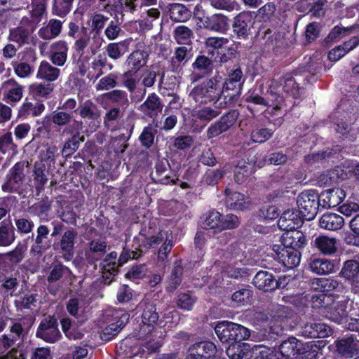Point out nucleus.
Returning a JSON list of instances; mask_svg holds the SVG:
<instances>
[{"label": "nucleus", "instance_id": "f257e3e1", "mask_svg": "<svg viewBox=\"0 0 359 359\" xmlns=\"http://www.w3.org/2000/svg\"><path fill=\"white\" fill-rule=\"evenodd\" d=\"M134 245L142 252L162 244L158 251V259L163 260L172 249V235L169 231L157 230L151 226L142 229L134 238Z\"/></svg>", "mask_w": 359, "mask_h": 359}, {"label": "nucleus", "instance_id": "f03ea898", "mask_svg": "<svg viewBox=\"0 0 359 359\" xmlns=\"http://www.w3.org/2000/svg\"><path fill=\"white\" fill-rule=\"evenodd\" d=\"M315 283H316L318 286H320L322 293L316 292L311 295L306 294L304 296H284L283 299H285V302H291L297 306H307L309 301L311 302V306L313 308L325 306L330 298L329 296L324 294V292L334 290L337 285V282L333 279L318 278L313 283V285Z\"/></svg>", "mask_w": 359, "mask_h": 359}, {"label": "nucleus", "instance_id": "7ed1b4c3", "mask_svg": "<svg viewBox=\"0 0 359 359\" xmlns=\"http://www.w3.org/2000/svg\"><path fill=\"white\" fill-rule=\"evenodd\" d=\"M215 331L222 342L233 343L248 339L250 336V330L244 326L224 320L217 324Z\"/></svg>", "mask_w": 359, "mask_h": 359}, {"label": "nucleus", "instance_id": "20e7f679", "mask_svg": "<svg viewBox=\"0 0 359 359\" xmlns=\"http://www.w3.org/2000/svg\"><path fill=\"white\" fill-rule=\"evenodd\" d=\"M221 96V88L215 79L196 85L189 93L190 98L198 104L218 101Z\"/></svg>", "mask_w": 359, "mask_h": 359}, {"label": "nucleus", "instance_id": "39448f33", "mask_svg": "<svg viewBox=\"0 0 359 359\" xmlns=\"http://www.w3.org/2000/svg\"><path fill=\"white\" fill-rule=\"evenodd\" d=\"M297 210L306 220L313 219L320 207L319 194L314 190L302 191L297 197Z\"/></svg>", "mask_w": 359, "mask_h": 359}, {"label": "nucleus", "instance_id": "423d86ee", "mask_svg": "<svg viewBox=\"0 0 359 359\" xmlns=\"http://www.w3.org/2000/svg\"><path fill=\"white\" fill-rule=\"evenodd\" d=\"M243 81V72L240 69H236L229 74L222 90V95L225 101L224 104L219 103L220 107H225L228 102L240 94Z\"/></svg>", "mask_w": 359, "mask_h": 359}, {"label": "nucleus", "instance_id": "0eeeda50", "mask_svg": "<svg viewBox=\"0 0 359 359\" xmlns=\"http://www.w3.org/2000/svg\"><path fill=\"white\" fill-rule=\"evenodd\" d=\"M226 264L223 266L222 272L233 278H242L247 275V270L242 267L244 264V255L240 249H234L232 253L227 252Z\"/></svg>", "mask_w": 359, "mask_h": 359}, {"label": "nucleus", "instance_id": "6e6552de", "mask_svg": "<svg viewBox=\"0 0 359 359\" xmlns=\"http://www.w3.org/2000/svg\"><path fill=\"white\" fill-rule=\"evenodd\" d=\"M348 163H353V161H346L341 165L336 166L332 170L321 174L318 177L319 185L321 187L330 186L353 175V170L346 166Z\"/></svg>", "mask_w": 359, "mask_h": 359}, {"label": "nucleus", "instance_id": "1a4fd4ad", "mask_svg": "<svg viewBox=\"0 0 359 359\" xmlns=\"http://www.w3.org/2000/svg\"><path fill=\"white\" fill-rule=\"evenodd\" d=\"M36 337L48 343H55L61 337L56 319L53 316L45 318L36 331Z\"/></svg>", "mask_w": 359, "mask_h": 359}, {"label": "nucleus", "instance_id": "9d476101", "mask_svg": "<svg viewBox=\"0 0 359 359\" xmlns=\"http://www.w3.org/2000/svg\"><path fill=\"white\" fill-rule=\"evenodd\" d=\"M129 319V314L127 313L116 311L112 313V319L107 321V325L102 328L100 337L102 340L109 341L116 335Z\"/></svg>", "mask_w": 359, "mask_h": 359}, {"label": "nucleus", "instance_id": "9b49d317", "mask_svg": "<svg viewBox=\"0 0 359 359\" xmlns=\"http://www.w3.org/2000/svg\"><path fill=\"white\" fill-rule=\"evenodd\" d=\"M238 113L236 111H231L222 116L219 121L212 124L207 130V137L210 139L218 136L222 133L228 130L233 126L237 118Z\"/></svg>", "mask_w": 359, "mask_h": 359}, {"label": "nucleus", "instance_id": "f8f14e48", "mask_svg": "<svg viewBox=\"0 0 359 359\" xmlns=\"http://www.w3.org/2000/svg\"><path fill=\"white\" fill-rule=\"evenodd\" d=\"M273 250L278 261L286 268L292 269L300 263V253L298 250L274 245Z\"/></svg>", "mask_w": 359, "mask_h": 359}, {"label": "nucleus", "instance_id": "ddd939ff", "mask_svg": "<svg viewBox=\"0 0 359 359\" xmlns=\"http://www.w3.org/2000/svg\"><path fill=\"white\" fill-rule=\"evenodd\" d=\"M216 346L210 341H205L193 344L188 350L187 359H210L216 353Z\"/></svg>", "mask_w": 359, "mask_h": 359}, {"label": "nucleus", "instance_id": "4468645a", "mask_svg": "<svg viewBox=\"0 0 359 359\" xmlns=\"http://www.w3.org/2000/svg\"><path fill=\"white\" fill-rule=\"evenodd\" d=\"M0 93L6 102H17L22 97L23 87L14 79H8L2 83Z\"/></svg>", "mask_w": 359, "mask_h": 359}, {"label": "nucleus", "instance_id": "2eb2a0df", "mask_svg": "<svg viewBox=\"0 0 359 359\" xmlns=\"http://www.w3.org/2000/svg\"><path fill=\"white\" fill-rule=\"evenodd\" d=\"M302 218L297 210H287L280 216L278 225L283 231L297 229L302 224Z\"/></svg>", "mask_w": 359, "mask_h": 359}, {"label": "nucleus", "instance_id": "dca6fc26", "mask_svg": "<svg viewBox=\"0 0 359 359\" xmlns=\"http://www.w3.org/2000/svg\"><path fill=\"white\" fill-rule=\"evenodd\" d=\"M346 197L345 191L339 188L326 190L319 195L320 205L323 208H334Z\"/></svg>", "mask_w": 359, "mask_h": 359}, {"label": "nucleus", "instance_id": "f3484780", "mask_svg": "<svg viewBox=\"0 0 359 359\" xmlns=\"http://www.w3.org/2000/svg\"><path fill=\"white\" fill-rule=\"evenodd\" d=\"M31 17H24L21 20L22 25L35 27L41 20L43 14L46 12L48 0H31Z\"/></svg>", "mask_w": 359, "mask_h": 359}, {"label": "nucleus", "instance_id": "a211bd4d", "mask_svg": "<svg viewBox=\"0 0 359 359\" xmlns=\"http://www.w3.org/2000/svg\"><path fill=\"white\" fill-rule=\"evenodd\" d=\"M24 165L22 163H16L10 170L7 181L2 185V189L6 192L17 191L24 178Z\"/></svg>", "mask_w": 359, "mask_h": 359}, {"label": "nucleus", "instance_id": "6ab92c4d", "mask_svg": "<svg viewBox=\"0 0 359 359\" xmlns=\"http://www.w3.org/2000/svg\"><path fill=\"white\" fill-rule=\"evenodd\" d=\"M14 344V339L6 335L0 338V359H26L25 352L22 348H12L8 353L7 350Z\"/></svg>", "mask_w": 359, "mask_h": 359}, {"label": "nucleus", "instance_id": "aec40b11", "mask_svg": "<svg viewBox=\"0 0 359 359\" xmlns=\"http://www.w3.org/2000/svg\"><path fill=\"white\" fill-rule=\"evenodd\" d=\"M68 49V45L65 41L53 43L50 47V60L55 65L63 66L67 61Z\"/></svg>", "mask_w": 359, "mask_h": 359}, {"label": "nucleus", "instance_id": "412c9836", "mask_svg": "<svg viewBox=\"0 0 359 359\" xmlns=\"http://www.w3.org/2000/svg\"><path fill=\"white\" fill-rule=\"evenodd\" d=\"M302 332L307 337L324 338L332 334V330L324 323L316 322L306 325Z\"/></svg>", "mask_w": 359, "mask_h": 359}, {"label": "nucleus", "instance_id": "4be33fe9", "mask_svg": "<svg viewBox=\"0 0 359 359\" xmlns=\"http://www.w3.org/2000/svg\"><path fill=\"white\" fill-rule=\"evenodd\" d=\"M252 20L251 14L246 12L241 13L235 18L233 29L238 38L245 39L248 35Z\"/></svg>", "mask_w": 359, "mask_h": 359}, {"label": "nucleus", "instance_id": "5701e85b", "mask_svg": "<svg viewBox=\"0 0 359 359\" xmlns=\"http://www.w3.org/2000/svg\"><path fill=\"white\" fill-rule=\"evenodd\" d=\"M225 203L228 208L232 210H243L247 208L249 201L247 196L229 188L225 190Z\"/></svg>", "mask_w": 359, "mask_h": 359}, {"label": "nucleus", "instance_id": "b1692460", "mask_svg": "<svg viewBox=\"0 0 359 359\" xmlns=\"http://www.w3.org/2000/svg\"><path fill=\"white\" fill-rule=\"evenodd\" d=\"M351 304L352 302L347 299L334 302L332 306L328 309L327 315L329 318L337 323H341L347 317L348 313V309Z\"/></svg>", "mask_w": 359, "mask_h": 359}, {"label": "nucleus", "instance_id": "393cba45", "mask_svg": "<svg viewBox=\"0 0 359 359\" xmlns=\"http://www.w3.org/2000/svg\"><path fill=\"white\" fill-rule=\"evenodd\" d=\"M285 231L282 236L283 247L298 250L305 245L306 238L302 231L297 229Z\"/></svg>", "mask_w": 359, "mask_h": 359}, {"label": "nucleus", "instance_id": "a878e982", "mask_svg": "<svg viewBox=\"0 0 359 359\" xmlns=\"http://www.w3.org/2000/svg\"><path fill=\"white\" fill-rule=\"evenodd\" d=\"M337 351L346 358H353L359 354V340L353 337L339 340Z\"/></svg>", "mask_w": 359, "mask_h": 359}, {"label": "nucleus", "instance_id": "bb28decb", "mask_svg": "<svg viewBox=\"0 0 359 359\" xmlns=\"http://www.w3.org/2000/svg\"><path fill=\"white\" fill-rule=\"evenodd\" d=\"M279 351L283 357L291 358L304 351L303 344L294 337H289L282 342Z\"/></svg>", "mask_w": 359, "mask_h": 359}, {"label": "nucleus", "instance_id": "cd10ccee", "mask_svg": "<svg viewBox=\"0 0 359 359\" xmlns=\"http://www.w3.org/2000/svg\"><path fill=\"white\" fill-rule=\"evenodd\" d=\"M142 314V327L145 331L151 332L159 319L156 306L151 304H144Z\"/></svg>", "mask_w": 359, "mask_h": 359}, {"label": "nucleus", "instance_id": "c85d7f7f", "mask_svg": "<svg viewBox=\"0 0 359 359\" xmlns=\"http://www.w3.org/2000/svg\"><path fill=\"white\" fill-rule=\"evenodd\" d=\"M160 11L156 8H150L141 13L140 19L137 21L141 31L145 32L151 29L154 22L160 17Z\"/></svg>", "mask_w": 359, "mask_h": 359}, {"label": "nucleus", "instance_id": "c756f323", "mask_svg": "<svg viewBox=\"0 0 359 359\" xmlns=\"http://www.w3.org/2000/svg\"><path fill=\"white\" fill-rule=\"evenodd\" d=\"M62 22L57 19H50L48 24L38 31L39 36L44 40H51L61 32Z\"/></svg>", "mask_w": 359, "mask_h": 359}, {"label": "nucleus", "instance_id": "7c9ffc66", "mask_svg": "<svg viewBox=\"0 0 359 359\" xmlns=\"http://www.w3.org/2000/svg\"><path fill=\"white\" fill-rule=\"evenodd\" d=\"M344 224V218L336 213H325L319 219L320 226L330 231L339 230Z\"/></svg>", "mask_w": 359, "mask_h": 359}, {"label": "nucleus", "instance_id": "2f4dec72", "mask_svg": "<svg viewBox=\"0 0 359 359\" xmlns=\"http://www.w3.org/2000/svg\"><path fill=\"white\" fill-rule=\"evenodd\" d=\"M148 60V55L141 50L133 52L128 57L126 64L129 72L137 73L142 67H144Z\"/></svg>", "mask_w": 359, "mask_h": 359}, {"label": "nucleus", "instance_id": "473e14b6", "mask_svg": "<svg viewBox=\"0 0 359 359\" xmlns=\"http://www.w3.org/2000/svg\"><path fill=\"white\" fill-rule=\"evenodd\" d=\"M253 284L259 290L270 291L276 288V279L271 273L259 271L253 278Z\"/></svg>", "mask_w": 359, "mask_h": 359}, {"label": "nucleus", "instance_id": "72a5a7b5", "mask_svg": "<svg viewBox=\"0 0 359 359\" xmlns=\"http://www.w3.org/2000/svg\"><path fill=\"white\" fill-rule=\"evenodd\" d=\"M139 109L145 115L154 117L161 111L162 106L159 97L153 93L148 96L144 102L140 106Z\"/></svg>", "mask_w": 359, "mask_h": 359}, {"label": "nucleus", "instance_id": "f704fd0d", "mask_svg": "<svg viewBox=\"0 0 359 359\" xmlns=\"http://www.w3.org/2000/svg\"><path fill=\"white\" fill-rule=\"evenodd\" d=\"M60 71L57 67L52 66L47 61H42L39 67L36 77L48 81H54L57 79Z\"/></svg>", "mask_w": 359, "mask_h": 359}, {"label": "nucleus", "instance_id": "c9c22d12", "mask_svg": "<svg viewBox=\"0 0 359 359\" xmlns=\"http://www.w3.org/2000/svg\"><path fill=\"white\" fill-rule=\"evenodd\" d=\"M168 12L172 20L184 22L191 17V12L181 4H170L167 6Z\"/></svg>", "mask_w": 359, "mask_h": 359}, {"label": "nucleus", "instance_id": "e433bc0d", "mask_svg": "<svg viewBox=\"0 0 359 359\" xmlns=\"http://www.w3.org/2000/svg\"><path fill=\"white\" fill-rule=\"evenodd\" d=\"M77 236L75 230L69 229L66 231L62 236L60 241V248L65 253L67 259H69L73 255V250L74 248V241Z\"/></svg>", "mask_w": 359, "mask_h": 359}, {"label": "nucleus", "instance_id": "4c0bfd02", "mask_svg": "<svg viewBox=\"0 0 359 359\" xmlns=\"http://www.w3.org/2000/svg\"><path fill=\"white\" fill-rule=\"evenodd\" d=\"M157 74L154 70L147 69L142 74V83L144 88L138 90L139 95L132 96L131 99L135 102H139L142 100L146 94V88L151 87L155 81Z\"/></svg>", "mask_w": 359, "mask_h": 359}, {"label": "nucleus", "instance_id": "58836bf2", "mask_svg": "<svg viewBox=\"0 0 359 359\" xmlns=\"http://www.w3.org/2000/svg\"><path fill=\"white\" fill-rule=\"evenodd\" d=\"M334 263L327 259H316L310 263L311 271L318 275L328 274L334 271Z\"/></svg>", "mask_w": 359, "mask_h": 359}, {"label": "nucleus", "instance_id": "ea45409f", "mask_svg": "<svg viewBox=\"0 0 359 359\" xmlns=\"http://www.w3.org/2000/svg\"><path fill=\"white\" fill-rule=\"evenodd\" d=\"M250 351V345L247 343H233L229 346L226 351L229 359H242L243 357L248 358Z\"/></svg>", "mask_w": 359, "mask_h": 359}, {"label": "nucleus", "instance_id": "a19ab883", "mask_svg": "<svg viewBox=\"0 0 359 359\" xmlns=\"http://www.w3.org/2000/svg\"><path fill=\"white\" fill-rule=\"evenodd\" d=\"M318 249L325 255H330L337 250V240L326 236H320L315 240Z\"/></svg>", "mask_w": 359, "mask_h": 359}, {"label": "nucleus", "instance_id": "79ce46f5", "mask_svg": "<svg viewBox=\"0 0 359 359\" xmlns=\"http://www.w3.org/2000/svg\"><path fill=\"white\" fill-rule=\"evenodd\" d=\"M57 148L55 145H49L45 149H42L39 154L40 161L36 163H41L43 166L50 169L55 163V154Z\"/></svg>", "mask_w": 359, "mask_h": 359}, {"label": "nucleus", "instance_id": "37998d69", "mask_svg": "<svg viewBox=\"0 0 359 359\" xmlns=\"http://www.w3.org/2000/svg\"><path fill=\"white\" fill-rule=\"evenodd\" d=\"M253 166L250 163L241 161L238 163L234 170L235 181L238 184H242L246 181L253 172Z\"/></svg>", "mask_w": 359, "mask_h": 359}, {"label": "nucleus", "instance_id": "c03bdc74", "mask_svg": "<svg viewBox=\"0 0 359 359\" xmlns=\"http://www.w3.org/2000/svg\"><path fill=\"white\" fill-rule=\"evenodd\" d=\"M116 258L117 253L111 252L103 260L101 267L104 277L109 278V276L115 275L117 268L119 266L118 263H116Z\"/></svg>", "mask_w": 359, "mask_h": 359}, {"label": "nucleus", "instance_id": "a18cd8bd", "mask_svg": "<svg viewBox=\"0 0 359 359\" xmlns=\"http://www.w3.org/2000/svg\"><path fill=\"white\" fill-rule=\"evenodd\" d=\"M45 106L43 103L35 102H25L20 107V114L25 118L29 116H38L44 111Z\"/></svg>", "mask_w": 359, "mask_h": 359}, {"label": "nucleus", "instance_id": "49530a36", "mask_svg": "<svg viewBox=\"0 0 359 359\" xmlns=\"http://www.w3.org/2000/svg\"><path fill=\"white\" fill-rule=\"evenodd\" d=\"M182 274V267L180 262L176 261L175 262L174 268L171 272L170 276L168 277L166 285V290L168 292L175 291L181 284Z\"/></svg>", "mask_w": 359, "mask_h": 359}, {"label": "nucleus", "instance_id": "de8ad7c7", "mask_svg": "<svg viewBox=\"0 0 359 359\" xmlns=\"http://www.w3.org/2000/svg\"><path fill=\"white\" fill-rule=\"evenodd\" d=\"M272 97H274L275 101L277 102V104L270 103L269 100H266L264 99L263 97H260L257 94L250 93L245 96V100L247 102L253 104L255 105H258L259 107V109H262V108L269 106L273 107V110H277L280 109V107L278 104H280L279 98L280 97L276 96V95H272Z\"/></svg>", "mask_w": 359, "mask_h": 359}, {"label": "nucleus", "instance_id": "09e8293b", "mask_svg": "<svg viewBox=\"0 0 359 359\" xmlns=\"http://www.w3.org/2000/svg\"><path fill=\"white\" fill-rule=\"evenodd\" d=\"M335 130L339 137H344L351 142L355 141L359 135L358 130L352 128L349 124L344 121L337 123Z\"/></svg>", "mask_w": 359, "mask_h": 359}, {"label": "nucleus", "instance_id": "8fccbe9b", "mask_svg": "<svg viewBox=\"0 0 359 359\" xmlns=\"http://www.w3.org/2000/svg\"><path fill=\"white\" fill-rule=\"evenodd\" d=\"M74 0H53L52 13L60 18H64L72 10Z\"/></svg>", "mask_w": 359, "mask_h": 359}, {"label": "nucleus", "instance_id": "3c124183", "mask_svg": "<svg viewBox=\"0 0 359 359\" xmlns=\"http://www.w3.org/2000/svg\"><path fill=\"white\" fill-rule=\"evenodd\" d=\"M219 114L220 111L210 107L196 108L192 111V116L194 117L204 121H210L217 117Z\"/></svg>", "mask_w": 359, "mask_h": 359}, {"label": "nucleus", "instance_id": "603ef678", "mask_svg": "<svg viewBox=\"0 0 359 359\" xmlns=\"http://www.w3.org/2000/svg\"><path fill=\"white\" fill-rule=\"evenodd\" d=\"M53 90L50 83H34L30 85L29 90L35 97H46Z\"/></svg>", "mask_w": 359, "mask_h": 359}, {"label": "nucleus", "instance_id": "864d4df0", "mask_svg": "<svg viewBox=\"0 0 359 359\" xmlns=\"http://www.w3.org/2000/svg\"><path fill=\"white\" fill-rule=\"evenodd\" d=\"M272 351L266 346L262 345L250 346L248 358L253 359H271Z\"/></svg>", "mask_w": 359, "mask_h": 359}, {"label": "nucleus", "instance_id": "5fc2aeb1", "mask_svg": "<svg viewBox=\"0 0 359 359\" xmlns=\"http://www.w3.org/2000/svg\"><path fill=\"white\" fill-rule=\"evenodd\" d=\"M15 240L14 231L12 225L7 224L0 227V246L10 245Z\"/></svg>", "mask_w": 359, "mask_h": 359}, {"label": "nucleus", "instance_id": "6e6d98bb", "mask_svg": "<svg viewBox=\"0 0 359 359\" xmlns=\"http://www.w3.org/2000/svg\"><path fill=\"white\" fill-rule=\"evenodd\" d=\"M359 273V262L356 260L346 261L340 272L342 277L352 279Z\"/></svg>", "mask_w": 359, "mask_h": 359}, {"label": "nucleus", "instance_id": "4d7b16f0", "mask_svg": "<svg viewBox=\"0 0 359 359\" xmlns=\"http://www.w3.org/2000/svg\"><path fill=\"white\" fill-rule=\"evenodd\" d=\"M252 292L248 288H243L235 292L232 296V301L238 306L248 304L252 299Z\"/></svg>", "mask_w": 359, "mask_h": 359}, {"label": "nucleus", "instance_id": "13d9d810", "mask_svg": "<svg viewBox=\"0 0 359 359\" xmlns=\"http://www.w3.org/2000/svg\"><path fill=\"white\" fill-rule=\"evenodd\" d=\"M192 35V31L184 25L178 26L174 30V38L178 43H188Z\"/></svg>", "mask_w": 359, "mask_h": 359}, {"label": "nucleus", "instance_id": "bf43d9fd", "mask_svg": "<svg viewBox=\"0 0 359 359\" xmlns=\"http://www.w3.org/2000/svg\"><path fill=\"white\" fill-rule=\"evenodd\" d=\"M229 170V165H225L222 170H209L206 172L204 181L208 184H215Z\"/></svg>", "mask_w": 359, "mask_h": 359}, {"label": "nucleus", "instance_id": "052dcab7", "mask_svg": "<svg viewBox=\"0 0 359 359\" xmlns=\"http://www.w3.org/2000/svg\"><path fill=\"white\" fill-rule=\"evenodd\" d=\"M135 74L136 73L127 71L121 76L123 86L126 87L131 94L135 93L139 83V80L135 76Z\"/></svg>", "mask_w": 359, "mask_h": 359}, {"label": "nucleus", "instance_id": "680f3d73", "mask_svg": "<svg viewBox=\"0 0 359 359\" xmlns=\"http://www.w3.org/2000/svg\"><path fill=\"white\" fill-rule=\"evenodd\" d=\"M221 217L222 215L219 212H210L203 222V227L210 229H215L216 231H219Z\"/></svg>", "mask_w": 359, "mask_h": 359}, {"label": "nucleus", "instance_id": "e2e57ef3", "mask_svg": "<svg viewBox=\"0 0 359 359\" xmlns=\"http://www.w3.org/2000/svg\"><path fill=\"white\" fill-rule=\"evenodd\" d=\"M46 170H48V168L43 166L41 163H35L34 180L37 189H41L48 180L45 174Z\"/></svg>", "mask_w": 359, "mask_h": 359}, {"label": "nucleus", "instance_id": "0e129e2a", "mask_svg": "<svg viewBox=\"0 0 359 359\" xmlns=\"http://www.w3.org/2000/svg\"><path fill=\"white\" fill-rule=\"evenodd\" d=\"M62 328L66 337L70 339H80L83 336V332L81 331H76V334H74L73 331L75 330V325H72L70 320L63 318L61 320Z\"/></svg>", "mask_w": 359, "mask_h": 359}, {"label": "nucleus", "instance_id": "69168bd1", "mask_svg": "<svg viewBox=\"0 0 359 359\" xmlns=\"http://www.w3.org/2000/svg\"><path fill=\"white\" fill-rule=\"evenodd\" d=\"M196 302L195 297L188 293H181L177 299V306L182 309L190 311Z\"/></svg>", "mask_w": 359, "mask_h": 359}, {"label": "nucleus", "instance_id": "338daca9", "mask_svg": "<svg viewBox=\"0 0 359 359\" xmlns=\"http://www.w3.org/2000/svg\"><path fill=\"white\" fill-rule=\"evenodd\" d=\"M29 34V33L27 29L20 27L11 30L9 39L11 41H15L20 45L27 40Z\"/></svg>", "mask_w": 359, "mask_h": 359}, {"label": "nucleus", "instance_id": "774afa93", "mask_svg": "<svg viewBox=\"0 0 359 359\" xmlns=\"http://www.w3.org/2000/svg\"><path fill=\"white\" fill-rule=\"evenodd\" d=\"M239 223L238 217L236 215L230 214L223 217L222 216L219 231L225 229H235L239 225Z\"/></svg>", "mask_w": 359, "mask_h": 359}]
</instances>
